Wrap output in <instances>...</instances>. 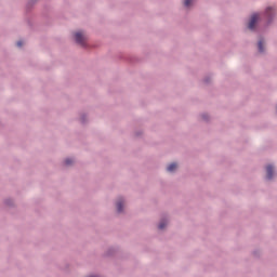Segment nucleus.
<instances>
[{
	"label": "nucleus",
	"instance_id": "1",
	"mask_svg": "<svg viewBox=\"0 0 277 277\" xmlns=\"http://www.w3.org/2000/svg\"><path fill=\"white\" fill-rule=\"evenodd\" d=\"M274 14H276V10L272 6H268L265 11V17L267 18L268 23H272Z\"/></svg>",
	"mask_w": 277,
	"mask_h": 277
},
{
	"label": "nucleus",
	"instance_id": "2",
	"mask_svg": "<svg viewBox=\"0 0 277 277\" xmlns=\"http://www.w3.org/2000/svg\"><path fill=\"white\" fill-rule=\"evenodd\" d=\"M259 18H261V15L259 14H253L251 16V19L248 25L249 29H254V27L256 26V23H259Z\"/></svg>",
	"mask_w": 277,
	"mask_h": 277
},
{
	"label": "nucleus",
	"instance_id": "3",
	"mask_svg": "<svg viewBox=\"0 0 277 277\" xmlns=\"http://www.w3.org/2000/svg\"><path fill=\"white\" fill-rule=\"evenodd\" d=\"M75 38H76V42H78V44H84L85 36L83 35V32H81V31L76 32Z\"/></svg>",
	"mask_w": 277,
	"mask_h": 277
},
{
	"label": "nucleus",
	"instance_id": "4",
	"mask_svg": "<svg viewBox=\"0 0 277 277\" xmlns=\"http://www.w3.org/2000/svg\"><path fill=\"white\" fill-rule=\"evenodd\" d=\"M266 179H268V181H271V179H274V167H272V164L266 167Z\"/></svg>",
	"mask_w": 277,
	"mask_h": 277
},
{
	"label": "nucleus",
	"instance_id": "5",
	"mask_svg": "<svg viewBox=\"0 0 277 277\" xmlns=\"http://www.w3.org/2000/svg\"><path fill=\"white\" fill-rule=\"evenodd\" d=\"M177 168H179V164H176L175 162H173V163H171V164H169V166L167 167V171H168V172H174Z\"/></svg>",
	"mask_w": 277,
	"mask_h": 277
},
{
	"label": "nucleus",
	"instance_id": "6",
	"mask_svg": "<svg viewBox=\"0 0 277 277\" xmlns=\"http://www.w3.org/2000/svg\"><path fill=\"white\" fill-rule=\"evenodd\" d=\"M122 207H124V201L122 199H120L117 202V211H118V213H122Z\"/></svg>",
	"mask_w": 277,
	"mask_h": 277
},
{
	"label": "nucleus",
	"instance_id": "7",
	"mask_svg": "<svg viewBox=\"0 0 277 277\" xmlns=\"http://www.w3.org/2000/svg\"><path fill=\"white\" fill-rule=\"evenodd\" d=\"M263 47H265V41L260 40L258 43V49H259L260 53H263V51H264Z\"/></svg>",
	"mask_w": 277,
	"mask_h": 277
},
{
	"label": "nucleus",
	"instance_id": "8",
	"mask_svg": "<svg viewBox=\"0 0 277 277\" xmlns=\"http://www.w3.org/2000/svg\"><path fill=\"white\" fill-rule=\"evenodd\" d=\"M167 224H168L167 222L162 221V222H160V224L158 225V228H159L160 230H163V228H166Z\"/></svg>",
	"mask_w": 277,
	"mask_h": 277
},
{
	"label": "nucleus",
	"instance_id": "9",
	"mask_svg": "<svg viewBox=\"0 0 277 277\" xmlns=\"http://www.w3.org/2000/svg\"><path fill=\"white\" fill-rule=\"evenodd\" d=\"M194 3V0H184L185 8H189Z\"/></svg>",
	"mask_w": 277,
	"mask_h": 277
},
{
	"label": "nucleus",
	"instance_id": "10",
	"mask_svg": "<svg viewBox=\"0 0 277 277\" xmlns=\"http://www.w3.org/2000/svg\"><path fill=\"white\" fill-rule=\"evenodd\" d=\"M72 163V159L68 158L65 160L66 166H70Z\"/></svg>",
	"mask_w": 277,
	"mask_h": 277
},
{
	"label": "nucleus",
	"instance_id": "11",
	"mask_svg": "<svg viewBox=\"0 0 277 277\" xmlns=\"http://www.w3.org/2000/svg\"><path fill=\"white\" fill-rule=\"evenodd\" d=\"M17 47H23V41H17Z\"/></svg>",
	"mask_w": 277,
	"mask_h": 277
}]
</instances>
